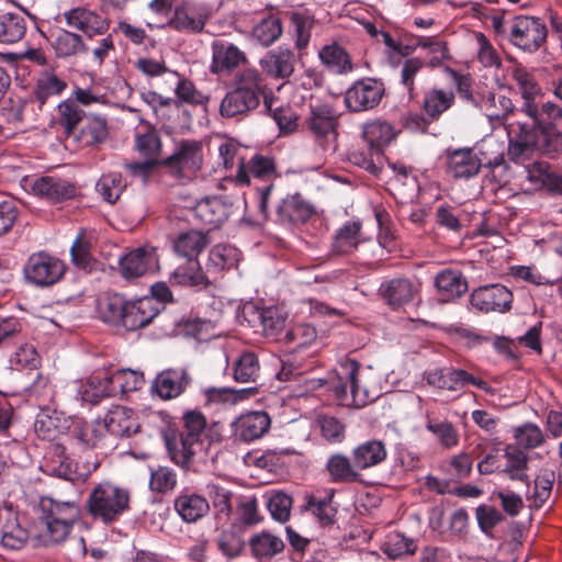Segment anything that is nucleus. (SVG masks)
Returning <instances> with one entry per match:
<instances>
[{
    "mask_svg": "<svg viewBox=\"0 0 562 562\" xmlns=\"http://www.w3.org/2000/svg\"><path fill=\"white\" fill-rule=\"evenodd\" d=\"M542 113L546 114V120L527 119L509 124L507 154L512 160L517 161L532 149H539L546 154L560 151L562 132L559 125L562 124V112L548 105Z\"/></svg>",
    "mask_w": 562,
    "mask_h": 562,
    "instance_id": "nucleus-1",
    "label": "nucleus"
},
{
    "mask_svg": "<svg viewBox=\"0 0 562 562\" xmlns=\"http://www.w3.org/2000/svg\"><path fill=\"white\" fill-rule=\"evenodd\" d=\"M267 82L263 75L255 68H246L238 72L220 104V115L224 119L243 120L260 105L267 97Z\"/></svg>",
    "mask_w": 562,
    "mask_h": 562,
    "instance_id": "nucleus-2",
    "label": "nucleus"
},
{
    "mask_svg": "<svg viewBox=\"0 0 562 562\" xmlns=\"http://www.w3.org/2000/svg\"><path fill=\"white\" fill-rule=\"evenodd\" d=\"M398 133L400 131L386 121L374 120L366 123L361 134L363 146L349 150L348 161L379 178L383 171L384 148L396 138Z\"/></svg>",
    "mask_w": 562,
    "mask_h": 562,
    "instance_id": "nucleus-3",
    "label": "nucleus"
},
{
    "mask_svg": "<svg viewBox=\"0 0 562 562\" xmlns=\"http://www.w3.org/2000/svg\"><path fill=\"white\" fill-rule=\"evenodd\" d=\"M132 509L131 491L111 481L95 484L89 492L83 510L93 520L109 527Z\"/></svg>",
    "mask_w": 562,
    "mask_h": 562,
    "instance_id": "nucleus-4",
    "label": "nucleus"
},
{
    "mask_svg": "<svg viewBox=\"0 0 562 562\" xmlns=\"http://www.w3.org/2000/svg\"><path fill=\"white\" fill-rule=\"evenodd\" d=\"M40 509V519L45 525V537L53 544L68 538L82 512L77 502H60L49 496L41 497Z\"/></svg>",
    "mask_w": 562,
    "mask_h": 562,
    "instance_id": "nucleus-5",
    "label": "nucleus"
},
{
    "mask_svg": "<svg viewBox=\"0 0 562 562\" xmlns=\"http://www.w3.org/2000/svg\"><path fill=\"white\" fill-rule=\"evenodd\" d=\"M548 27L539 16L519 14L513 18L508 40L526 53H536L547 44Z\"/></svg>",
    "mask_w": 562,
    "mask_h": 562,
    "instance_id": "nucleus-6",
    "label": "nucleus"
},
{
    "mask_svg": "<svg viewBox=\"0 0 562 562\" xmlns=\"http://www.w3.org/2000/svg\"><path fill=\"white\" fill-rule=\"evenodd\" d=\"M512 77L518 86L519 93L522 102L518 108V114H524L527 119H542L546 120V114L542 111L548 105H552L562 112V106L553 101L543 102L539 105L536 101L541 95V87L536 80L535 75L521 64L516 65L512 70Z\"/></svg>",
    "mask_w": 562,
    "mask_h": 562,
    "instance_id": "nucleus-7",
    "label": "nucleus"
},
{
    "mask_svg": "<svg viewBox=\"0 0 562 562\" xmlns=\"http://www.w3.org/2000/svg\"><path fill=\"white\" fill-rule=\"evenodd\" d=\"M65 262L46 252L32 254L23 268L25 280L36 286L46 288L56 284L66 272Z\"/></svg>",
    "mask_w": 562,
    "mask_h": 562,
    "instance_id": "nucleus-8",
    "label": "nucleus"
},
{
    "mask_svg": "<svg viewBox=\"0 0 562 562\" xmlns=\"http://www.w3.org/2000/svg\"><path fill=\"white\" fill-rule=\"evenodd\" d=\"M385 95L381 79L366 77L355 81L345 92L344 102L351 113L371 111L379 106Z\"/></svg>",
    "mask_w": 562,
    "mask_h": 562,
    "instance_id": "nucleus-9",
    "label": "nucleus"
},
{
    "mask_svg": "<svg viewBox=\"0 0 562 562\" xmlns=\"http://www.w3.org/2000/svg\"><path fill=\"white\" fill-rule=\"evenodd\" d=\"M99 101V97L93 94L90 89L77 87L71 95L57 105V124L67 137H70L77 131L79 124L85 120L86 113L80 105H90Z\"/></svg>",
    "mask_w": 562,
    "mask_h": 562,
    "instance_id": "nucleus-10",
    "label": "nucleus"
},
{
    "mask_svg": "<svg viewBox=\"0 0 562 562\" xmlns=\"http://www.w3.org/2000/svg\"><path fill=\"white\" fill-rule=\"evenodd\" d=\"M162 167L176 178H182L187 172L196 173L203 162V147L201 142L186 139L180 142L178 149L161 160Z\"/></svg>",
    "mask_w": 562,
    "mask_h": 562,
    "instance_id": "nucleus-11",
    "label": "nucleus"
},
{
    "mask_svg": "<svg viewBox=\"0 0 562 562\" xmlns=\"http://www.w3.org/2000/svg\"><path fill=\"white\" fill-rule=\"evenodd\" d=\"M161 435L170 460L181 469L190 470L196 449L202 447L203 441L187 438V435L171 425L164 429Z\"/></svg>",
    "mask_w": 562,
    "mask_h": 562,
    "instance_id": "nucleus-12",
    "label": "nucleus"
},
{
    "mask_svg": "<svg viewBox=\"0 0 562 562\" xmlns=\"http://www.w3.org/2000/svg\"><path fill=\"white\" fill-rule=\"evenodd\" d=\"M378 295L392 311H398L419 297L420 282L406 277L389 279L380 284Z\"/></svg>",
    "mask_w": 562,
    "mask_h": 562,
    "instance_id": "nucleus-13",
    "label": "nucleus"
},
{
    "mask_svg": "<svg viewBox=\"0 0 562 562\" xmlns=\"http://www.w3.org/2000/svg\"><path fill=\"white\" fill-rule=\"evenodd\" d=\"M68 85L65 79L59 77L52 68L41 70L34 78V83L30 93L26 95L31 103L33 113L42 112L46 103L55 97H59Z\"/></svg>",
    "mask_w": 562,
    "mask_h": 562,
    "instance_id": "nucleus-14",
    "label": "nucleus"
},
{
    "mask_svg": "<svg viewBox=\"0 0 562 562\" xmlns=\"http://www.w3.org/2000/svg\"><path fill=\"white\" fill-rule=\"evenodd\" d=\"M279 177L274 158L256 154L247 162L240 159L235 178L238 184L255 186V183L274 182Z\"/></svg>",
    "mask_w": 562,
    "mask_h": 562,
    "instance_id": "nucleus-15",
    "label": "nucleus"
},
{
    "mask_svg": "<svg viewBox=\"0 0 562 562\" xmlns=\"http://www.w3.org/2000/svg\"><path fill=\"white\" fill-rule=\"evenodd\" d=\"M316 214L315 206L299 192L286 194L276 206L274 222L284 227L305 224Z\"/></svg>",
    "mask_w": 562,
    "mask_h": 562,
    "instance_id": "nucleus-16",
    "label": "nucleus"
},
{
    "mask_svg": "<svg viewBox=\"0 0 562 562\" xmlns=\"http://www.w3.org/2000/svg\"><path fill=\"white\" fill-rule=\"evenodd\" d=\"M70 29L80 31L85 40L102 36L108 33L111 20L87 7H76L63 13Z\"/></svg>",
    "mask_w": 562,
    "mask_h": 562,
    "instance_id": "nucleus-17",
    "label": "nucleus"
},
{
    "mask_svg": "<svg viewBox=\"0 0 562 562\" xmlns=\"http://www.w3.org/2000/svg\"><path fill=\"white\" fill-rule=\"evenodd\" d=\"M513 300L512 291L498 283L479 286L470 294L471 305L482 313L509 312Z\"/></svg>",
    "mask_w": 562,
    "mask_h": 562,
    "instance_id": "nucleus-18",
    "label": "nucleus"
},
{
    "mask_svg": "<svg viewBox=\"0 0 562 562\" xmlns=\"http://www.w3.org/2000/svg\"><path fill=\"white\" fill-rule=\"evenodd\" d=\"M157 265L158 255L156 248L144 245L120 258L119 271L125 280L132 281L151 271Z\"/></svg>",
    "mask_w": 562,
    "mask_h": 562,
    "instance_id": "nucleus-19",
    "label": "nucleus"
},
{
    "mask_svg": "<svg viewBox=\"0 0 562 562\" xmlns=\"http://www.w3.org/2000/svg\"><path fill=\"white\" fill-rule=\"evenodd\" d=\"M209 16L210 14L204 5L183 1L175 7L173 14L166 26L177 32L199 34L204 31Z\"/></svg>",
    "mask_w": 562,
    "mask_h": 562,
    "instance_id": "nucleus-20",
    "label": "nucleus"
},
{
    "mask_svg": "<svg viewBox=\"0 0 562 562\" xmlns=\"http://www.w3.org/2000/svg\"><path fill=\"white\" fill-rule=\"evenodd\" d=\"M192 383L187 368H168L160 371L151 383V392L164 401L179 397Z\"/></svg>",
    "mask_w": 562,
    "mask_h": 562,
    "instance_id": "nucleus-21",
    "label": "nucleus"
},
{
    "mask_svg": "<svg viewBox=\"0 0 562 562\" xmlns=\"http://www.w3.org/2000/svg\"><path fill=\"white\" fill-rule=\"evenodd\" d=\"M48 42L55 57L63 60H77L90 52L83 35L66 29L52 31Z\"/></svg>",
    "mask_w": 562,
    "mask_h": 562,
    "instance_id": "nucleus-22",
    "label": "nucleus"
},
{
    "mask_svg": "<svg viewBox=\"0 0 562 562\" xmlns=\"http://www.w3.org/2000/svg\"><path fill=\"white\" fill-rule=\"evenodd\" d=\"M173 509L186 524H196L211 510L210 501L189 486L183 487L173 499Z\"/></svg>",
    "mask_w": 562,
    "mask_h": 562,
    "instance_id": "nucleus-23",
    "label": "nucleus"
},
{
    "mask_svg": "<svg viewBox=\"0 0 562 562\" xmlns=\"http://www.w3.org/2000/svg\"><path fill=\"white\" fill-rule=\"evenodd\" d=\"M35 195L41 196L52 204L63 203L77 196L78 188L69 180L44 176L36 179L32 186Z\"/></svg>",
    "mask_w": 562,
    "mask_h": 562,
    "instance_id": "nucleus-24",
    "label": "nucleus"
},
{
    "mask_svg": "<svg viewBox=\"0 0 562 562\" xmlns=\"http://www.w3.org/2000/svg\"><path fill=\"white\" fill-rule=\"evenodd\" d=\"M233 204L220 196H207L200 200L192 209L194 217L203 225L209 226V232L221 227L229 217Z\"/></svg>",
    "mask_w": 562,
    "mask_h": 562,
    "instance_id": "nucleus-25",
    "label": "nucleus"
},
{
    "mask_svg": "<svg viewBox=\"0 0 562 562\" xmlns=\"http://www.w3.org/2000/svg\"><path fill=\"white\" fill-rule=\"evenodd\" d=\"M161 308L153 297L143 296L136 300H127L125 315L121 328L134 331L148 326L159 315Z\"/></svg>",
    "mask_w": 562,
    "mask_h": 562,
    "instance_id": "nucleus-26",
    "label": "nucleus"
},
{
    "mask_svg": "<svg viewBox=\"0 0 562 562\" xmlns=\"http://www.w3.org/2000/svg\"><path fill=\"white\" fill-rule=\"evenodd\" d=\"M109 125L105 116L95 113L85 115L77 131L70 137L82 147L99 148L109 138Z\"/></svg>",
    "mask_w": 562,
    "mask_h": 562,
    "instance_id": "nucleus-27",
    "label": "nucleus"
},
{
    "mask_svg": "<svg viewBox=\"0 0 562 562\" xmlns=\"http://www.w3.org/2000/svg\"><path fill=\"white\" fill-rule=\"evenodd\" d=\"M447 171L454 179L475 177L483 167L482 160L475 155L472 148H458L446 150Z\"/></svg>",
    "mask_w": 562,
    "mask_h": 562,
    "instance_id": "nucleus-28",
    "label": "nucleus"
},
{
    "mask_svg": "<svg viewBox=\"0 0 562 562\" xmlns=\"http://www.w3.org/2000/svg\"><path fill=\"white\" fill-rule=\"evenodd\" d=\"M271 419L263 411L249 412L239 416L234 423V436L243 442L261 438L270 428Z\"/></svg>",
    "mask_w": 562,
    "mask_h": 562,
    "instance_id": "nucleus-29",
    "label": "nucleus"
},
{
    "mask_svg": "<svg viewBox=\"0 0 562 562\" xmlns=\"http://www.w3.org/2000/svg\"><path fill=\"white\" fill-rule=\"evenodd\" d=\"M434 286L440 300L451 302L468 292V280L462 271L452 268L440 270L435 279Z\"/></svg>",
    "mask_w": 562,
    "mask_h": 562,
    "instance_id": "nucleus-30",
    "label": "nucleus"
},
{
    "mask_svg": "<svg viewBox=\"0 0 562 562\" xmlns=\"http://www.w3.org/2000/svg\"><path fill=\"white\" fill-rule=\"evenodd\" d=\"M104 428L115 437H131L140 429L135 412L124 406H114L104 417Z\"/></svg>",
    "mask_w": 562,
    "mask_h": 562,
    "instance_id": "nucleus-31",
    "label": "nucleus"
},
{
    "mask_svg": "<svg viewBox=\"0 0 562 562\" xmlns=\"http://www.w3.org/2000/svg\"><path fill=\"white\" fill-rule=\"evenodd\" d=\"M296 57L292 49L279 46L260 59L262 69L276 79H288L294 72Z\"/></svg>",
    "mask_w": 562,
    "mask_h": 562,
    "instance_id": "nucleus-32",
    "label": "nucleus"
},
{
    "mask_svg": "<svg viewBox=\"0 0 562 562\" xmlns=\"http://www.w3.org/2000/svg\"><path fill=\"white\" fill-rule=\"evenodd\" d=\"M127 297L124 294L106 291L97 300L99 318L115 328H121L125 315Z\"/></svg>",
    "mask_w": 562,
    "mask_h": 562,
    "instance_id": "nucleus-33",
    "label": "nucleus"
},
{
    "mask_svg": "<svg viewBox=\"0 0 562 562\" xmlns=\"http://www.w3.org/2000/svg\"><path fill=\"white\" fill-rule=\"evenodd\" d=\"M285 15L292 27L294 47L299 50L300 55H302L311 42L312 30L316 24L315 15L312 10L306 8L288 11Z\"/></svg>",
    "mask_w": 562,
    "mask_h": 562,
    "instance_id": "nucleus-34",
    "label": "nucleus"
},
{
    "mask_svg": "<svg viewBox=\"0 0 562 562\" xmlns=\"http://www.w3.org/2000/svg\"><path fill=\"white\" fill-rule=\"evenodd\" d=\"M209 231L189 229L179 233L172 240V249L177 256L186 259H199L201 252L210 244Z\"/></svg>",
    "mask_w": 562,
    "mask_h": 562,
    "instance_id": "nucleus-35",
    "label": "nucleus"
},
{
    "mask_svg": "<svg viewBox=\"0 0 562 562\" xmlns=\"http://www.w3.org/2000/svg\"><path fill=\"white\" fill-rule=\"evenodd\" d=\"M310 131L317 137L324 138L329 134H336L338 116L331 105L323 103L310 105V115L306 119Z\"/></svg>",
    "mask_w": 562,
    "mask_h": 562,
    "instance_id": "nucleus-36",
    "label": "nucleus"
},
{
    "mask_svg": "<svg viewBox=\"0 0 562 562\" xmlns=\"http://www.w3.org/2000/svg\"><path fill=\"white\" fill-rule=\"evenodd\" d=\"M246 61V56L234 44L216 42L213 44V56L210 70L212 74H231L240 64Z\"/></svg>",
    "mask_w": 562,
    "mask_h": 562,
    "instance_id": "nucleus-37",
    "label": "nucleus"
},
{
    "mask_svg": "<svg viewBox=\"0 0 562 562\" xmlns=\"http://www.w3.org/2000/svg\"><path fill=\"white\" fill-rule=\"evenodd\" d=\"M325 471L330 483L350 484L362 482L359 469H356L353 461L342 453L331 454L327 459Z\"/></svg>",
    "mask_w": 562,
    "mask_h": 562,
    "instance_id": "nucleus-38",
    "label": "nucleus"
},
{
    "mask_svg": "<svg viewBox=\"0 0 562 562\" xmlns=\"http://www.w3.org/2000/svg\"><path fill=\"white\" fill-rule=\"evenodd\" d=\"M334 496V488L328 490L323 498H317L314 494H306L301 512L311 513L322 527H330L336 524L337 515V508L331 505Z\"/></svg>",
    "mask_w": 562,
    "mask_h": 562,
    "instance_id": "nucleus-39",
    "label": "nucleus"
},
{
    "mask_svg": "<svg viewBox=\"0 0 562 562\" xmlns=\"http://www.w3.org/2000/svg\"><path fill=\"white\" fill-rule=\"evenodd\" d=\"M172 285L206 289L211 281L203 271L199 259H187L170 274Z\"/></svg>",
    "mask_w": 562,
    "mask_h": 562,
    "instance_id": "nucleus-40",
    "label": "nucleus"
},
{
    "mask_svg": "<svg viewBox=\"0 0 562 562\" xmlns=\"http://www.w3.org/2000/svg\"><path fill=\"white\" fill-rule=\"evenodd\" d=\"M504 458L506 459V464L502 469V474L512 481L522 482L529 487L530 480L527 473L529 469L528 454L517 446L507 445L504 449Z\"/></svg>",
    "mask_w": 562,
    "mask_h": 562,
    "instance_id": "nucleus-41",
    "label": "nucleus"
},
{
    "mask_svg": "<svg viewBox=\"0 0 562 562\" xmlns=\"http://www.w3.org/2000/svg\"><path fill=\"white\" fill-rule=\"evenodd\" d=\"M387 451L383 441L371 439L358 445L352 450V461L355 468L367 470L381 464L385 461Z\"/></svg>",
    "mask_w": 562,
    "mask_h": 562,
    "instance_id": "nucleus-42",
    "label": "nucleus"
},
{
    "mask_svg": "<svg viewBox=\"0 0 562 562\" xmlns=\"http://www.w3.org/2000/svg\"><path fill=\"white\" fill-rule=\"evenodd\" d=\"M72 417H64L57 411L52 414L41 412L35 419L34 429L44 440H55L59 435L70 429Z\"/></svg>",
    "mask_w": 562,
    "mask_h": 562,
    "instance_id": "nucleus-43",
    "label": "nucleus"
},
{
    "mask_svg": "<svg viewBox=\"0 0 562 562\" xmlns=\"http://www.w3.org/2000/svg\"><path fill=\"white\" fill-rule=\"evenodd\" d=\"M456 95L452 90L446 91L440 88H431L424 93L420 105L428 120L436 122L454 104Z\"/></svg>",
    "mask_w": 562,
    "mask_h": 562,
    "instance_id": "nucleus-44",
    "label": "nucleus"
},
{
    "mask_svg": "<svg viewBox=\"0 0 562 562\" xmlns=\"http://www.w3.org/2000/svg\"><path fill=\"white\" fill-rule=\"evenodd\" d=\"M111 370L94 371L88 379L82 392V400L92 405L99 404L103 398L114 396L110 384Z\"/></svg>",
    "mask_w": 562,
    "mask_h": 562,
    "instance_id": "nucleus-45",
    "label": "nucleus"
},
{
    "mask_svg": "<svg viewBox=\"0 0 562 562\" xmlns=\"http://www.w3.org/2000/svg\"><path fill=\"white\" fill-rule=\"evenodd\" d=\"M69 431L86 450L95 448L103 438L100 423H90L80 417H72Z\"/></svg>",
    "mask_w": 562,
    "mask_h": 562,
    "instance_id": "nucleus-46",
    "label": "nucleus"
},
{
    "mask_svg": "<svg viewBox=\"0 0 562 562\" xmlns=\"http://www.w3.org/2000/svg\"><path fill=\"white\" fill-rule=\"evenodd\" d=\"M26 33V20L23 14L13 11H0V43L15 44Z\"/></svg>",
    "mask_w": 562,
    "mask_h": 562,
    "instance_id": "nucleus-47",
    "label": "nucleus"
},
{
    "mask_svg": "<svg viewBox=\"0 0 562 562\" xmlns=\"http://www.w3.org/2000/svg\"><path fill=\"white\" fill-rule=\"evenodd\" d=\"M362 224L360 221L346 222L335 234L331 251L335 255H347L358 248Z\"/></svg>",
    "mask_w": 562,
    "mask_h": 562,
    "instance_id": "nucleus-48",
    "label": "nucleus"
},
{
    "mask_svg": "<svg viewBox=\"0 0 562 562\" xmlns=\"http://www.w3.org/2000/svg\"><path fill=\"white\" fill-rule=\"evenodd\" d=\"M251 554L259 561L269 560L284 549V542L268 531L254 535L248 541Z\"/></svg>",
    "mask_w": 562,
    "mask_h": 562,
    "instance_id": "nucleus-49",
    "label": "nucleus"
},
{
    "mask_svg": "<svg viewBox=\"0 0 562 562\" xmlns=\"http://www.w3.org/2000/svg\"><path fill=\"white\" fill-rule=\"evenodd\" d=\"M171 74L179 78L175 88L176 98L173 99V105L179 108L181 104L187 103L190 105H201L206 109L211 97L198 90L193 81L181 76L177 70L171 71Z\"/></svg>",
    "mask_w": 562,
    "mask_h": 562,
    "instance_id": "nucleus-50",
    "label": "nucleus"
},
{
    "mask_svg": "<svg viewBox=\"0 0 562 562\" xmlns=\"http://www.w3.org/2000/svg\"><path fill=\"white\" fill-rule=\"evenodd\" d=\"M345 378L338 376L337 381L333 383V390L338 400H346L347 392L350 391L352 401L356 402L358 393V374L360 370V363L356 359L348 358L341 363Z\"/></svg>",
    "mask_w": 562,
    "mask_h": 562,
    "instance_id": "nucleus-51",
    "label": "nucleus"
},
{
    "mask_svg": "<svg viewBox=\"0 0 562 562\" xmlns=\"http://www.w3.org/2000/svg\"><path fill=\"white\" fill-rule=\"evenodd\" d=\"M321 61L336 74H347L352 70V63L347 50L337 43L322 47L318 52Z\"/></svg>",
    "mask_w": 562,
    "mask_h": 562,
    "instance_id": "nucleus-52",
    "label": "nucleus"
},
{
    "mask_svg": "<svg viewBox=\"0 0 562 562\" xmlns=\"http://www.w3.org/2000/svg\"><path fill=\"white\" fill-rule=\"evenodd\" d=\"M216 546L217 550L228 560L240 557L246 546L241 527L234 524L223 530L216 539Z\"/></svg>",
    "mask_w": 562,
    "mask_h": 562,
    "instance_id": "nucleus-53",
    "label": "nucleus"
},
{
    "mask_svg": "<svg viewBox=\"0 0 562 562\" xmlns=\"http://www.w3.org/2000/svg\"><path fill=\"white\" fill-rule=\"evenodd\" d=\"M260 363L254 351H244L233 363V379L237 383H257Z\"/></svg>",
    "mask_w": 562,
    "mask_h": 562,
    "instance_id": "nucleus-54",
    "label": "nucleus"
},
{
    "mask_svg": "<svg viewBox=\"0 0 562 562\" xmlns=\"http://www.w3.org/2000/svg\"><path fill=\"white\" fill-rule=\"evenodd\" d=\"M435 222L438 227L453 233L454 235H465V215L462 211L450 204H441L436 209Z\"/></svg>",
    "mask_w": 562,
    "mask_h": 562,
    "instance_id": "nucleus-55",
    "label": "nucleus"
},
{
    "mask_svg": "<svg viewBox=\"0 0 562 562\" xmlns=\"http://www.w3.org/2000/svg\"><path fill=\"white\" fill-rule=\"evenodd\" d=\"M240 259V251L228 244H217L209 252L207 270L221 272L235 267Z\"/></svg>",
    "mask_w": 562,
    "mask_h": 562,
    "instance_id": "nucleus-56",
    "label": "nucleus"
},
{
    "mask_svg": "<svg viewBox=\"0 0 562 562\" xmlns=\"http://www.w3.org/2000/svg\"><path fill=\"white\" fill-rule=\"evenodd\" d=\"M463 376H465V370L456 368H439L426 372L429 385L448 391L463 387Z\"/></svg>",
    "mask_w": 562,
    "mask_h": 562,
    "instance_id": "nucleus-57",
    "label": "nucleus"
},
{
    "mask_svg": "<svg viewBox=\"0 0 562 562\" xmlns=\"http://www.w3.org/2000/svg\"><path fill=\"white\" fill-rule=\"evenodd\" d=\"M126 181L119 171L103 173L95 183V191L103 201L114 204L126 189Z\"/></svg>",
    "mask_w": 562,
    "mask_h": 562,
    "instance_id": "nucleus-58",
    "label": "nucleus"
},
{
    "mask_svg": "<svg viewBox=\"0 0 562 562\" xmlns=\"http://www.w3.org/2000/svg\"><path fill=\"white\" fill-rule=\"evenodd\" d=\"M145 383L143 372L132 369H117L111 371L110 384L114 396L140 390Z\"/></svg>",
    "mask_w": 562,
    "mask_h": 562,
    "instance_id": "nucleus-59",
    "label": "nucleus"
},
{
    "mask_svg": "<svg viewBox=\"0 0 562 562\" xmlns=\"http://www.w3.org/2000/svg\"><path fill=\"white\" fill-rule=\"evenodd\" d=\"M282 32L283 24L281 19L270 14L254 27L252 36L259 44L268 47L280 38Z\"/></svg>",
    "mask_w": 562,
    "mask_h": 562,
    "instance_id": "nucleus-60",
    "label": "nucleus"
},
{
    "mask_svg": "<svg viewBox=\"0 0 562 562\" xmlns=\"http://www.w3.org/2000/svg\"><path fill=\"white\" fill-rule=\"evenodd\" d=\"M274 98L270 92V97H265V109L271 115V117L277 123L278 127L283 133H291L296 130L297 117L295 116L293 110L290 106H277L273 108Z\"/></svg>",
    "mask_w": 562,
    "mask_h": 562,
    "instance_id": "nucleus-61",
    "label": "nucleus"
},
{
    "mask_svg": "<svg viewBox=\"0 0 562 562\" xmlns=\"http://www.w3.org/2000/svg\"><path fill=\"white\" fill-rule=\"evenodd\" d=\"M91 245L79 235L71 245V262L79 269L91 272L95 269L98 261L91 255Z\"/></svg>",
    "mask_w": 562,
    "mask_h": 562,
    "instance_id": "nucleus-62",
    "label": "nucleus"
},
{
    "mask_svg": "<svg viewBox=\"0 0 562 562\" xmlns=\"http://www.w3.org/2000/svg\"><path fill=\"white\" fill-rule=\"evenodd\" d=\"M531 172L549 193L562 195V176L551 171L548 162H533Z\"/></svg>",
    "mask_w": 562,
    "mask_h": 562,
    "instance_id": "nucleus-63",
    "label": "nucleus"
},
{
    "mask_svg": "<svg viewBox=\"0 0 562 562\" xmlns=\"http://www.w3.org/2000/svg\"><path fill=\"white\" fill-rule=\"evenodd\" d=\"M514 437L518 443L517 447L526 450L540 447L544 442V435L540 427L533 423H525L514 429Z\"/></svg>",
    "mask_w": 562,
    "mask_h": 562,
    "instance_id": "nucleus-64",
    "label": "nucleus"
}]
</instances>
